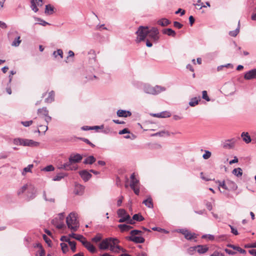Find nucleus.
Returning <instances> with one entry per match:
<instances>
[{"label": "nucleus", "instance_id": "obj_1", "mask_svg": "<svg viewBox=\"0 0 256 256\" xmlns=\"http://www.w3.org/2000/svg\"><path fill=\"white\" fill-rule=\"evenodd\" d=\"M136 34L138 36L136 40V43L144 41L147 36L154 42H158L160 38L159 31L156 27H152L149 29L147 26H140Z\"/></svg>", "mask_w": 256, "mask_h": 256}, {"label": "nucleus", "instance_id": "obj_2", "mask_svg": "<svg viewBox=\"0 0 256 256\" xmlns=\"http://www.w3.org/2000/svg\"><path fill=\"white\" fill-rule=\"evenodd\" d=\"M138 88L142 89L145 93L152 95L158 94L166 90L164 87L160 86H152L149 84L142 83L140 84Z\"/></svg>", "mask_w": 256, "mask_h": 256}, {"label": "nucleus", "instance_id": "obj_3", "mask_svg": "<svg viewBox=\"0 0 256 256\" xmlns=\"http://www.w3.org/2000/svg\"><path fill=\"white\" fill-rule=\"evenodd\" d=\"M66 222L68 228L76 232L79 228V222L77 220L76 214L70 212L66 217Z\"/></svg>", "mask_w": 256, "mask_h": 256}, {"label": "nucleus", "instance_id": "obj_4", "mask_svg": "<svg viewBox=\"0 0 256 256\" xmlns=\"http://www.w3.org/2000/svg\"><path fill=\"white\" fill-rule=\"evenodd\" d=\"M13 143L17 146H28L36 147L39 146L40 143L32 140L24 139L22 138H16L14 139Z\"/></svg>", "mask_w": 256, "mask_h": 256}, {"label": "nucleus", "instance_id": "obj_5", "mask_svg": "<svg viewBox=\"0 0 256 256\" xmlns=\"http://www.w3.org/2000/svg\"><path fill=\"white\" fill-rule=\"evenodd\" d=\"M112 242L114 245L120 242L119 240L116 238H108L103 240L99 244V248L101 250H106L109 248L110 243Z\"/></svg>", "mask_w": 256, "mask_h": 256}, {"label": "nucleus", "instance_id": "obj_6", "mask_svg": "<svg viewBox=\"0 0 256 256\" xmlns=\"http://www.w3.org/2000/svg\"><path fill=\"white\" fill-rule=\"evenodd\" d=\"M117 214L118 217L120 218L118 221L120 223L126 222L130 218V214L126 212L124 209H118L117 211Z\"/></svg>", "mask_w": 256, "mask_h": 256}, {"label": "nucleus", "instance_id": "obj_7", "mask_svg": "<svg viewBox=\"0 0 256 256\" xmlns=\"http://www.w3.org/2000/svg\"><path fill=\"white\" fill-rule=\"evenodd\" d=\"M126 239L136 244H142L145 242V239L142 236H128Z\"/></svg>", "mask_w": 256, "mask_h": 256}, {"label": "nucleus", "instance_id": "obj_8", "mask_svg": "<svg viewBox=\"0 0 256 256\" xmlns=\"http://www.w3.org/2000/svg\"><path fill=\"white\" fill-rule=\"evenodd\" d=\"M30 7L32 10L35 12H36L38 10L36 4L40 6H42L43 4L42 0H30Z\"/></svg>", "mask_w": 256, "mask_h": 256}, {"label": "nucleus", "instance_id": "obj_9", "mask_svg": "<svg viewBox=\"0 0 256 256\" xmlns=\"http://www.w3.org/2000/svg\"><path fill=\"white\" fill-rule=\"evenodd\" d=\"M82 159V156L79 154H72L68 160H70V162H72L73 164L78 163L80 162Z\"/></svg>", "mask_w": 256, "mask_h": 256}, {"label": "nucleus", "instance_id": "obj_10", "mask_svg": "<svg viewBox=\"0 0 256 256\" xmlns=\"http://www.w3.org/2000/svg\"><path fill=\"white\" fill-rule=\"evenodd\" d=\"M78 173L82 178L85 182H88L92 176V174L86 170H80Z\"/></svg>", "mask_w": 256, "mask_h": 256}, {"label": "nucleus", "instance_id": "obj_11", "mask_svg": "<svg viewBox=\"0 0 256 256\" xmlns=\"http://www.w3.org/2000/svg\"><path fill=\"white\" fill-rule=\"evenodd\" d=\"M244 78L247 80L256 79V68L247 72L244 76Z\"/></svg>", "mask_w": 256, "mask_h": 256}, {"label": "nucleus", "instance_id": "obj_12", "mask_svg": "<svg viewBox=\"0 0 256 256\" xmlns=\"http://www.w3.org/2000/svg\"><path fill=\"white\" fill-rule=\"evenodd\" d=\"M72 162H70V160H68V162L64 164L60 168L64 169L66 170H76L78 169L77 166H72Z\"/></svg>", "mask_w": 256, "mask_h": 256}, {"label": "nucleus", "instance_id": "obj_13", "mask_svg": "<svg viewBox=\"0 0 256 256\" xmlns=\"http://www.w3.org/2000/svg\"><path fill=\"white\" fill-rule=\"evenodd\" d=\"M28 191V196L30 199H33L36 196V190L34 186L32 184H29Z\"/></svg>", "mask_w": 256, "mask_h": 256}, {"label": "nucleus", "instance_id": "obj_14", "mask_svg": "<svg viewBox=\"0 0 256 256\" xmlns=\"http://www.w3.org/2000/svg\"><path fill=\"white\" fill-rule=\"evenodd\" d=\"M117 116L118 117L126 118L132 115V113L129 110H119L116 112Z\"/></svg>", "mask_w": 256, "mask_h": 256}, {"label": "nucleus", "instance_id": "obj_15", "mask_svg": "<svg viewBox=\"0 0 256 256\" xmlns=\"http://www.w3.org/2000/svg\"><path fill=\"white\" fill-rule=\"evenodd\" d=\"M194 248H196V251L200 254H204L208 250V248L206 245H198L194 246Z\"/></svg>", "mask_w": 256, "mask_h": 256}, {"label": "nucleus", "instance_id": "obj_16", "mask_svg": "<svg viewBox=\"0 0 256 256\" xmlns=\"http://www.w3.org/2000/svg\"><path fill=\"white\" fill-rule=\"evenodd\" d=\"M151 115L154 117L166 118L170 116V114L168 112H162L160 113L152 114Z\"/></svg>", "mask_w": 256, "mask_h": 256}, {"label": "nucleus", "instance_id": "obj_17", "mask_svg": "<svg viewBox=\"0 0 256 256\" xmlns=\"http://www.w3.org/2000/svg\"><path fill=\"white\" fill-rule=\"evenodd\" d=\"M84 186L80 184H76L75 186L74 192L76 194L82 195L84 193Z\"/></svg>", "mask_w": 256, "mask_h": 256}, {"label": "nucleus", "instance_id": "obj_18", "mask_svg": "<svg viewBox=\"0 0 256 256\" xmlns=\"http://www.w3.org/2000/svg\"><path fill=\"white\" fill-rule=\"evenodd\" d=\"M118 226L121 232H128L133 228L132 226L126 224H120Z\"/></svg>", "mask_w": 256, "mask_h": 256}, {"label": "nucleus", "instance_id": "obj_19", "mask_svg": "<svg viewBox=\"0 0 256 256\" xmlns=\"http://www.w3.org/2000/svg\"><path fill=\"white\" fill-rule=\"evenodd\" d=\"M242 140L246 143L249 144L252 141V138L248 132H243L241 134Z\"/></svg>", "mask_w": 256, "mask_h": 256}, {"label": "nucleus", "instance_id": "obj_20", "mask_svg": "<svg viewBox=\"0 0 256 256\" xmlns=\"http://www.w3.org/2000/svg\"><path fill=\"white\" fill-rule=\"evenodd\" d=\"M162 33L164 34H167L168 36L175 37L176 36V32L174 30L170 28H165L162 30Z\"/></svg>", "mask_w": 256, "mask_h": 256}, {"label": "nucleus", "instance_id": "obj_21", "mask_svg": "<svg viewBox=\"0 0 256 256\" xmlns=\"http://www.w3.org/2000/svg\"><path fill=\"white\" fill-rule=\"evenodd\" d=\"M96 161V158L93 156L87 157L83 162L84 164H92Z\"/></svg>", "mask_w": 256, "mask_h": 256}, {"label": "nucleus", "instance_id": "obj_22", "mask_svg": "<svg viewBox=\"0 0 256 256\" xmlns=\"http://www.w3.org/2000/svg\"><path fill=\"white\" fill-rule=\"evenodd\" d=\"M216 182L218 184V190L220 192H223L220 190V188H222L224 190H228V186H227V182H225L224 180L222 182H220L219 180L216 181Z\"/></svg>", "mask_w": 256, "mask_h": 256}, {"label": "nucleus", "instance_id": "obj_23", "mask_svg": "<svg viewBox=\"0 0 256 256\" xmlns=\"http://www.w3.org/2000/svg\"><path fill=\"white\" fill-rule=\"evenodd\" d=\"M54 100V90L50 91L48 93V96L45 99V102L46 103H51Z\"/></svg>", "mask_w": 256, "mask_h": 256}, {"label": "nucleus", "instance_id": "obj_24", "mask_svg": "<svg viewBox=\"0 0 256 256\" xmlns=\"http://www.w3.org/2000/svg\"><path fill=\"white\" fill-rule=\"evenodd\" d=\"M86 244L85 246V248L88 250L91 253L94 254L96 252V250L94 246L90 242H88V243H86Z\"/></svg>", "mask_w": 256, "mask_h": 256}, {"label": "nucleus", "instance_id": "obj_25", "mask_svg": "<svg viewBox=\"0 0 256 256\" xmlns=\"http://www.w3.org/2000/svg\"><path fill=\"white\" fill-rule=\"evenodd\" d=\"M227 186H228V190H235L237 188V186L235 182L231 180H227Z\"/></svg>", "mask_w": 256, "mask_h": 256}, {"label": "nucleus", "instance_id": "obj_26", "mask_svg": "<svg viewBox=\"0 0 256 256\" xmlns=\"http://www.w3.org/2000/svg\"><path fill=\"white\" fill-rule=\"evenodd\" d=\"M170 22L166 18H161L158 21V24L162 26H167L170 24Z\"/></svg>", "mask_w": 256, "mask_h": 256}, {"label": "nucleus", "instance_id": "obj_27", "mask_svg": "<svg viewBox=\"0 0 256 256\" xmlns=\"http://www.w3.org/2000/svg\"><path fill=\"white\" fill-rule=\"evenodd\" d=\"M200 100V97H194L192 98L189 102V105L190 106H195L198 104V102Z\"/></svg>", "mask_w": 256, "mask_h": 256}, {"label": "nucleus", "instance_id": "obj_28", "mask_svg": "<svg viewBox=\"0 0 256 256\" xmlns=\"http://www.w3.org/2000/svg\"><path fill=\"white\" fill-rule=\"evenodd\" d=\"M142 204H144L148 208H152L154 207L152 200L151 197L148 198L147 199L144 200Z\"/></svg>", "mask_w": 256, "mask_h": 256}, {"label": "nucleus", "instance_id": "obj_29", "mask_svg": "<svg viewBox=\"0 0 256 256\" xmlns=\"http://www.w3.org/2000/svg\"><path fill=\"white\" fill-rule=\"evenodd\" d=\"M38 114H42L46 116L48 114V110L46 107H43L42 108H38Z\"/></svg>", "mask_w": 256, "mask_h": 256}, {"label": "nucleus", "instance_id": "obj_30", "mask_svg": "<svg viewBox=\"0 0 256 256\" xmlns=\"http://www.w3.org/2000/svg\"><path fill=\"white\" fill-rule=\"evenodd\" d=\"M184 238L187 240H190L194 238H196V234L195 233H192L188 230L184 236Z\"/></svg>", "mask_w": 256, "mask_h": 256}, {"label": "nucleus", "instance_id": "obj_31", "mask_svg": "<svg viewBox=\"0 0 256 256\" xmlns=\"http://www.w3.org/2000/svg\"><path fill=\"white\" fill-rule=\"evenodd\" d=\"M54 8L50 4L46 6L45 13L47 14H52L54 12Z\"/></svg>", "mask_w": 256, "mask_h": 256}, {"label": "nucleus", "instance_id": "obj_32", "mask_svg": "<svg viewBox=\"0 0 256 256\" xmlns=\"http://www.w3.org/2000/svg\"><path fill=\"white\" fill-rule=\"evenodd\" d=\"M153 136H170V133L168 131L162 130L160 132H158L156 133H155L152 134Z\"/></svg>", "mask_w": 256, "mask_h": 256}, {"label": "nucleus", "instance_id": "obj_33", "mask_svg": "<svg viewBox=\"0 0 256 256\" xmlns=\"http://www.w3.org/2000/svg\"><path fill=\"white\" fill-rule=\"evenodd\" d=\"M232 173L237 177H240L242 174V170L241 168H234L232 171Z\"/></svg>", "mask_w": 256, "mask_h": 256}, {"label": "nucleus", "instance_id": "obj_34", "mask_svg": "<svg viewBox=\"0 0 256 256\" xmlns=\"http://www.w3.org/2000/svg\"><path fill=\"white\" fill-rule=\"evenodd\" d=\"M239 32H240V21L238 22V28L234 30L230 31L229 32V35L230 36H231L235 37L238 35V34L239 33Z\"/></svg>", "mask_w": 256, "mask_h": 256}, {"label": "nucleus", "instance_id": "obj_35", "mask_svg": "<svg viewBox=\"0 0 256 256\" xmlns=\"http://www.w3.org/2000/svg\"><path fill=\"white\" fill-rule=\"evenodd\" d=\"M132 219L137 222H142L144 220V218L140 214H134L132 216Z\"/></svg>", "mask_w": 256, "mask_h": 256}, {"label": "nucleus", "instance_id": "obj_36", "mask_svg": "<svg viewBox=\"0 0 256 256\" xmlns=\"http://www.w3.org/2000/svg\"><path fill=\"white\" fill-rule=\"evenodd\" d=\"M131 179V182L130 184H134V186H136V184L139 182V180H137L136 178V176L134 173H133L131 174L130 177Z\"/></svg>", "mask_w": 256, "mask_h": 256}, {"label": "nucleus", "instance_id": "obj_37", "mask_svg": "<svg viewBox=\"0 0 256 256\" xmlns=\"http://www.w3.org/2000/svg\"><path fill=\"white\" fill-rule=\"evenodd\" d=\"M66 175L64 173H60L54 176L52 178L54 181H60L62 178H64Z\"/></svg>", "mask_w": 256, "mask_h": 256}, {"label": "nucleus", "instance_id": "obj_38", "mask_svg": "<svg viewBox=\"0 0 256 256\" xmlns=\"http://www.w3.org/2000/svg\"><path fill=\"white\" fill-rule=\"evenodd\" d=\"M28 186L29 185L26 184L20 188L17 192L18 195L20 196L26 190H28Z\"/></svg>", "mask_w": 256, "mask_h": 256}, {"label": "nucleus", "instance_id": "obj_39", "mask_svg": "<svg viewBox=\"0 0 256 256\" xmlns=\"http://www.w3.org/2000/svg\"><path fill=\"white\" fill-rule=\"evenodd\" d=\"M35 20L40 22L38 23H36V24H38L42 26H46V25H50V24L48 23V22H46L45 20L40 18H35Z\"/></svg>", "mask_w": 256, "mask_h": 256}, {"label": "nucleus", "instance_id": "obj_40", "mask_svg": "<svg viewBox=\"0 0 256 256\" xmlns=\"http://www.w3.org/2000/svg\"><path fill=\"white\" fill-rule=\"evenodd\" d=\"M34 167V165L32 164H28L26 167L24 168L23 170V172H22V175L24 176L26 172H32L31 169Z\"/></svg>", "mask_w": 256, "mask_h": 256}, {"label": "nucleus", "instance_id": "obj_41", "mask_svg": "<svg viewBox=\"0 0 256 256\" xmlns=\"http://www.w3.org/2000/svg\"><path fill=\"white\" fill-rule=\"evenodd\" d=\"M20 36H17L14 40L12 42V46H18L20 45L21 42V40H20Z\"/></svg>", "mask_w": 256, "mask_h": 256}, {"label": "nucleus", "instance_id": "obj_42", "mask_svg": "<svg viewBox=\"0 0 256 256\" xmlns=\"http://www.w3.org/2000/svg\"><path fill=\"white\" fill-rule=\"evenodd\" d=\"M142 233V232L140 230H134L130 231V236H136L137 235H141Z\"/></svg>", "mask_w": 256, "mask_h": 256}, {"label": "nucleus", "instance_id": "obj_43", "mask_svg": "<svg viewBox=\"0 0 256 256\" xmlns=\"http://www.w3.org/2000/svg\"><path fill=\"white\" fill-rule=\"evenodd\" d=\"M228 142H232V143H230V144H228V143H226V144H224V148H232L234 146V138H232V139H230V140H227Z\"/></svg>", "mask_w": 256, "mask_h": 256}, {"label": "nucleus", "instance_id": "obj_44", "mask_svg": "<svg viewBox=\"0 0 256 256\" xmlns=\"http://www.w3.org/2000/svg\"><path fill=\"white\" fill-rule=\"evenodd\" d=\"M62 252L64 254H66L68 250V246L66 244L62 242L60 244Z\"/></svg>", "mask_w": 256, "mask_h": 256}, {"label": "nucleus", "instance_id": "obj_45", "mask_svg": "<svg viewBox=\"0 0 256 256\" xmlns=\"http://www.w3.org/2000/svg\"><path fill=\"white\" fill-rule=\"evenodd\" d=\"M53 56L56 58L58 56H60V58H62L63 57V52L61 49H58L56 51H54L53 52Z\"/></svg>", "mask_w": 256, "mask_h": 256}, {"label": "nucleus", "instance_id": "obj_46", "mask_svg": "<svg viewBox=\"0 0 256 256\" xmlns=\"http://www.w3.org/2000/svg\"><path fill=\"white\" fill-rule=\"evenodd\" d=\"M78 138L79 140H82V142H86L88 144L90 145L92 148H94L96 146L94 144L92 143L88 139H87L86 138Z\"/></svg>", "mask_w": 256, "mask_h": 256}, {"label": "nucleus", "instance_id": "obj_47", "mask_svg": "<svg viewBox=\"0 0 256 256\" xmlns=\"http://www.w3.org/2000/svg\"><path fill=\"white\" fill-rule=\"evenodd\" d=\"M69 245L70 246V248L72 251L73 252H76V242L74 241H70L69 242Z\"/></svg>", "mask_w": 256, "mask_h": 256}, {"label": "nucleus", "instance_id": "obj_48", "mask_svg": "<svg viewBox=\"0 0 256 256\" xmlns=\"http://www.w3.org/2000/svg\"><path fill=\"white\" fill-rule=\"evenodd\" d=\"M42 238L45 242L48 244V246L50 247L52 246L51 240L45 234H43Z\"/></svg>", "mask_w": 256, "mask_h": 256}, {"label": "nucleus", "instance_id": "obj_49", "mask_svg": "<svg viewBox=\"0 0 256 256\" xmlns=\"http://www.w3.org/2000/svg\"><path fill=\"white\" fill-rule=\"evenodd\" d=\"M136 186H134V184H130V186L131 188L134 190V194L136 195H138L140 194V188H136Z\"/></svg>", "mask_w": 256, "mask_h": 256}, {"label": "nucleus", "instance_id": "obj_50", "mask_svg": "<svg viewBox=\"0 0 256 256\" xmlns=\"http://www.w3.org/2000/svg\"><path fill=\"white\" fill-rule=\"evenodd\" d=\"M54 170V166L50 164L44 167L42 170L45 172H52Z\"/></svg>", "mask_w": 256, "mask_h": 256}, {"label": "nucleus", "instance_id": "obj_51", "mask_svg": "<svg viewBox=\"0 0 256 256\" xmlns=\"http://www.w3.org/2000/svg\"><path fill=\"white\" fill-rule=\"evenodd\" d=\"M202 98L207 102L210 101V98H209L206 90H203L202 92Z\"/></svg>", "mask_w": 256, "mask_h": 256}, {"label": "nucleus", "instance_id": "obj_52", "mask_svg": "<svg viewBox=\"0 0 256 256\" xmlns=\"http://www.w3.org/2000/svg\"><path fill=\"white\" fill-rule=\"evenodd\" d=\"M211 152L208 150H205V153L202 155V158L204 160H208L211 156Z\"/></svg>", "mask_w": 256, "mask_h": 256}, {"label": "nucleus", "instance_id": "obj_53", "mask_svg": "<svg viewBox=\"0 0 256 256\" xmlns=\"http://www.w3.org/2000/svg\"><path fill=\"white\" fill-rule=\"evenodd\" d=\"M102 240V236L100 234H96L92 238V241L95 242H100Z\"/></svg>", "mask_w": 256, "mask_h": 256}, {"label": "nucleus", "instance_id": "obj_54", "mask_svg": "<svg viewBox=\"0 0 256 256\" xmlns=\"http://www.w3.org/2000/svg\"><path fill=\"white\" fill-rule=\"evenodd\" d=\"M10 152H4L0 154V159L6 158L10 155Z\"/></svg>", "mask_w": 256, "mask_h": 256}, {"label": "nucleus", "instance_id": "obj_55", "mask_svg": "<svg viewBox=\"0 0 256 256\" xmlns=\"http://www.w3.org/2000/svg\"><path fill=\"white\" fill-rule=\"evenodd\" d=\"M21 123L24 126L27 127L33 123V120H30L28 121L22 122Z\"/></svg>", "mask_w": 256, "mask_h": 256}, {"label": "nucleus", "instance_id": "obj_56", "mask_svg": "<svg viewBox=\"0 0 256 256\" xmlns=\"http://www.w3.org/2000/svg\"><path fill=\"white\" fill-rule=\"evenodd\" d=\"M195 251H196V248H194V246L190 247L188 250V252L190 255L192 254Z\"/></svg>", "mask_w": 256, "mask_h": 256}, {"label": "nucleus", "instance_id": "obj_57", "mask_svg": "<svg viewBox=\"0 0 256 256\" xmlns=\"http://www.w3.org/2000/svg\"><path fill=\"white\" fill-rule=\"evenodd\" d=\"M202 238H208V240H213L214 239V236H213L212 234H208L203 235L202 236Z\"/></svg>", "mask_w": 256, "mask_h": 256}, {"label": "nucleus", "instance_id": "obj_58", "mask_svg": "<svg viewBox=\"0 0 256 256\" xmlns=\"http://www.w3.org/2000/svg\"><path fill=\"white\" fill-rule=\"evenodd\" d=\"M109 248H110V250L111 252H114L116 253H118V250H115L116 246H115V245H114V244L112 242L110 243V246H109Z\"/></svg>", "mask_w": 256, "mask_h": 256}, {"label": "nucleus", "instance_id": "obj_59", "mask_svg": "<svg viewBox=\"0 0 256 256\" xmlns=\"http://www.w3.org/2000/svg\"><path fill=\"white\" fill-rule=\"evenodd\" d=\"M45 254V250L43 247L42 249H40V250L37 252L36 256H44Z\"/></svg>", "mask_w": 256, "mask_h": 256}, {"label": "nucleus", "instance_id": "obj_60", "mask_svg": "<svg viewBox=\"0 0 256 256\" xmlns=\"http://www.w3.org/2000/svg\"><path fill=\"white\" fill-rule=\"evenodd\" d=\"M210 256H225L224 254L218 251H214Z\"/></svg>", "mask_w": 256, "mask_h": 256}, {"label": "nucleus", "instance_id": "obj_61", "mask_svg": "<svg viewBox=\"0 0 256 256\" xmlns=\"http://www.w3.org/2000/svg\"><path fill=\"white\" fill-rule=\"evenodd\" d=\"M174 26L176 28L180 29L183 26V25L180 22L175 21L174 22Z\"/></svg>", "mask_w": 256, "mask_h": 256}, {"label": "nucleus", "instance_id": "obj_62", "mask_svg": "<svg viewBox=\"0 0 256 256\" xmlns=\"http://www.w3.org/2000/svg\"><path fill=\"white\" fill-rule=\"evenodd\" d=\"M130 131L127 128H125L120 130L118 132L119 134H130Z\"/></svg>", "mask_w": 256, "mask_h": 256}, {"label": "nucleus", "instance_id": "obj_63", "mask_svg": "<svg viewBox=\"0 0 256 256\" xmlns=\"http://www.w3.org/2000/svg\"><path fill=\"white\" fill-rule=\"evenodd\" d=\"M230 228L232 233L236 236L238 234V232L236 228H234V226H232L231 225H230Z\"/></svg>", "mask_w": 256, "mask_h": 256}, {"label": "nucleus", "instance_id": "obj_64", "mask_svg": "<svg viewBox=\"0 0 256 256\" xmlns=\"http://www.w3.org/2000/svg\"><path fill=\"white\" fill-rule=\"evenodd\" d=\"M188 230L186 228H182V229H179L178 230V232L181 233L182 234L184 235V236H186V234L188 232Z\"/></svg>", "mask_w": 256, "mask_h": 256}]
</instances>
